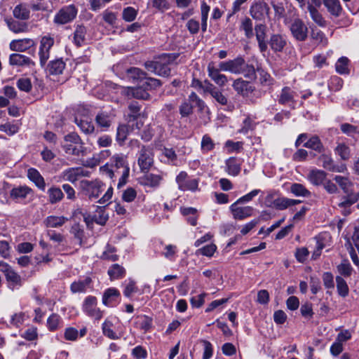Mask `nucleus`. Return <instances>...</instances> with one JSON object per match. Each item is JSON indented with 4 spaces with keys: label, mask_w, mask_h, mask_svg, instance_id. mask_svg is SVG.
Returning <instances> with one entry per match:
<instances>
[{
    "label": "nucleus",
    "mask_w": 359,
    "mask_h": 359,
    "mask_svg": "<svg viewBox=\"0 0 359 359\" xmlns=\"http://www.w3.org/2000/svg\"><path fill=\"white\" fill-rule=\"evenodd\" d=\"M100 170L111 179L119 176L118 188H120L127 182L130 168L126 157L121 155H115L111 158L110 165L106 164L102 166Z\"/></svg>",
    "instance_id": "1"
},
{
    "label": "nucleus",
    "mask_w": 359,
    "mask_h": 359,
    "mask_svg": "<svg viewBox=\"0 0 359 359\" xmlns=\"http://www.w3.org/2000/svg\"><path fill=\"white\" fill-rule=\"evenodd\" d=\"M104 184L98 180H82L80 182V187L83 194L90 200L96 199L103 191Z\"/></svg>",
    "instance_id": "2"
},
{
    "label": "nucleus",
    "mask_w": 359,
    "mask_h": 359,
    "mask_svg": "<svg viewBox=\"0 0 359 359\" xmlns=\"http://www.w3.org/2000/svg\"><path fill=\"white\" fill-rule=\"evenodd\" d=\"M78 10L73 4L61 8L54 16L53 22L58 25H62L72 22L76 17Z\"/></svg>",
    "instance_id": "3"
},
{
    "label": "nucleus",
    "mask_w": 359,
    "mask_h": 359,
    "mask_svg": "<svg viewBox=\"0 0 359 359\" xmlns=\"http://www.w3.org/2000/svg\"><path fill=\"white\" fill-rule=\"evenodd\" d=\"M318 163L325 170L334 172H344L347 170L346 164L336 165L331 155L323 152L318 158Z\"/></svg>",
    "instance_id": "4"
},
{
    "label": "nucleus",
    "mask_w": 359,
    "mask_h": 359,
    "mask_svg": "<svg viewBox=\"0 0 359 359\" xmlns=\"http://www.w3.org/2000/svg\"><path fill=\"white\" fill-rule=\"evenodd\" d=\"M54 44V39L50 36H43L40 41L39 60L41 67H44L50 57V50Z\"/></svg>",
    "instance_id": "5"
},
{
    "label": "nucleus",
    "mask_w": 359,
    "mask_h": 359,
    "mask_svg": "<svg viewBox=\"0 0 359 359\" xmlns=\"http://www.w3.org/2000/svg\"><path fill=\"white\" fill-rule=\"evenodd\" d=\"M97 298L93 296H88L83 304V311L95 320H100L102 317V311L97 307Z\"/></svg>",
    "instance_id": "6"
},
{
    "label": "nucleus",
    "mask_w": 359,
    "mask_h": 359,
    "mask_svg": "<svg viewBox=\"0 0 359 359\" xmlns=\"http://www.w3.org/2000/svg\"><path fill=\"white\" fill-rule=\"evenodd\" d=\"M292 36L297 41H304L308 36V27L302 20L295 19L290 25Z\"/></svg>",
    "instance_id": "7"
},
{
    "label": "nucleus",
    "mask_w": 359,
    "mask_h": 359,
    "mask_svg": "<svg viewBox=\"0 0 359 359\" xmlns=\"http://www.w3.org/2000/svg\"><path fill=\"white\" fill-rule=\"evenodd\" d=\"M154 162L152 150L150 147L142 145L138 157V165L143 172H147Z\"/></svg>",
    "instance_id": "8"
},
{
    "label": "nucleus",
    "mask_w": 359,
    "mask_h": 359,
    "mask_svg": "<svg viewBox=\"0 0 359 359\" xmlns=\"http://www.w3.org/2000/svg\"><path fill=\"white\" fill-rule=\"evenodd\" d=\"M177 57V55L165 54L161 56V60L157 61L156 74L161 76H169L170 69L168 64L173 62Z\"/></svg>",
    "instance_id": "9"
},
{
    "label": "nucleus",
    "mask_w": 359,
    "mask_h": 359,
    "mask_svg": "<svg viewBox=\"0 0 359 359\" xmlns=\"http://www.w3.org/2000/svg\"><path fill=\"white\" fill-rule=\"evenodd\" d=\"M242 66H244V58L243 57H237L233 60H229L226 62L219 63V69L231 73L240 74Z\"/></svg>",
    "instance_id": "10"
},
{
    "label": "nucleus",
    "mask_w": 359,
    "mask_h": 359,
    "mask_svg": "<svg viewBox=\"0 0 359 359\" xmlns=\"http://www.w3.org/2000/svg\"><path fill=\"white\" fill-rule=\"evenodd\" d=\"M269 7L266 3L264 1H259L253 4L251 6L250 13L251 16L257 20H261L268 15Z\"/></svg>",
    "instance_id": "11"
},
{
    "label": "nucleus",
    "mask_w": 359,
    "mask_h": 359,
    "mask_svg": "<svg viewBox=\"0 0 359 359\" xmlns=\"http://www.w3.org/2000/svg\"><path fill=\"white\" fill-rule=\"evenodd\" d=\"M267 27L264 24H258L255 27V32L258 46L260 52L265 53L268 49V42L266 41Z\"/></svg>",
    "instance_id": "12"
},
{
    "label": "nucleus",
    "mask_w": 359,
    "mask_h": 359,
    "mask_svg": "<svg viewBox=\"0 0 359 359\" xmlns=\"http://www.w3.org/2000/svg\"><path fill=\"white\" fill-rule=\"evenodd\" d=\"M236 201L230 206V210L235 219L243 220L252 215L253 208L251 206L238 207Z\"/></svg>",
    "instance_id": "13"
},
{
    "label": "nucleus",
    "mask_w": 359,
    "mask_h": 359,
    "mask_svg": "<svg viewBox=\"0 0 359 359\" xmlns=\"http://www.w3.org/2000/svg\"><path fill=\"white\" fill-rule=\"evenodd\" d=\"M232 86L238 94L243 97L248 96L255 90V88L249 81H244L241 78L236 79Z\"/></svg>",
    "instance_id": "14"
},
{
    "label": "nucleus",
    "mask_w": 359,
    "mask_h": 359,
    "mask_svg": "<svg viewBox=\"0 0 359 359\" xmlns=\"http://www.w3.org/2000/svg\"><path fill=\"white\" fill-rule=\"evenodd\" d=\"M114 116L106 111H100L95 116V121L97 126L103 131H107L110 128L114 121Z\"/></svg>",
    "instance_id": "15"
},
{
    "label": "nucleus",
    "mask_w": 359,
    "mask_h": 359,
    "mask_svg": "<svg viewBox=\"0 0 359 359\" xmlns=\"http://www.w3.org/2000/svg\"><path fill=\"white\" fill-rule=\"evenodd\" d=\"M296 93L290 87H284L282 88L280 95H278V103L282 105L292 106L295 104L294 96Z\"/></svg>",
    "instance_id": "16"
},
{
    "label": "nucleus",
    "mask_w": 359,
    "mask_h": 359,
    "mask_svg": "<svg viewBox=\"0 0 359 359\" xmlns=\"http://www.w3.org/2000/svg\"><path fill=\"white\" fill-rule=\"evenodd\" d=\"M9 64L18 67H31L35 65L31 58L19 53H13L10 55Z\"/></svg>",
    "instance_id": "17"
},
{
    "label": "nucleus",
    "mask_w": 359,
    "mask_h": 359,
    "mask_svg": "<svg viewBox=\"0 0 359 359\" xmlns=\"http://www.w3.org/2000/svg\"><path fill=\"white\" fill-rule=\"evenodd\" d=\"M34 41L32 39H15L10 43V48L13 51L23 52L34 46Z\"/></svg>",
    "instance_id": "18"
},
{
    "label": "nucleus",
    "mask_w": 359,
    "mask_h": 359,
    "mask_svg": "<svg viewBox=\"0 0 359 359\" xmlns=\"http://www.w3.org/2000/svg\"><path fill=\"white\" fill-rule=\"evenodd\" d=\"M75 123L81 130L86 134L92 133L95 130V126L91 121V118L86 115L80 116L79 114H77L75 116Z\"/></svg>",
    "instance_id": "19"
},
{
    "label": "nucleus",
    "mask_w": 359,
    "mask_h": 359,
    "mask_svg": "<svg viewBox=\"0 0 359 359\" xmlns=\"http://www.w3.org/2000/svg\"><path fill=\"white\" fill-rule=\"evenodd\" d=\"M268 43L274 52H281L286 46L287 41L284 36L273 34L271 36Z\"/></svg>",
    "instance_id": "20"
},
{
    "label": "nucleus",
    "mask_w": 359,
    "mask_h": 359,
    "mask_svg": "<svg viewBox=\"0 0 359 359\" xmlns=\"http://www.w3.org/2000/svg\"><path fill=\"white\" fill-rule=\"evenodd\" d=\"M27 177L41 191H45L46 182L43 176L35 168H31L27 170Z\"/></svg>",
    "instance_id": "21"
},
{
    "label": "nucleus",
    "mask_w": 359,
    "mask_h": 359,
    "mask_svg": "<svg viewBox=\"0 0 359 359\" xmlns=\"http://www.w3.org/2000/svg\"><path fill=\"white\" fill-rule=\"evenodd\" d=\"M134 126L120 124L116 129V140L119 145H123L128 135L133 130Z\"/></svg>",
    "instance_id": "22"
},
{
    "label": "nucleus",
    "mask_w": 359,
    "mask_h": 359,
    "mask_svg": "<svg viewBox=\"0 0 359 359\" xmlns=\"http://www.w3.org/2000/svg\"><path fill=\"white\" fill-rule=\"evenodd\" d=\"M209 76L219 86H224L227 82V77L219 73V69L215 68L210 64L208 67Z\"/></svg>",
    "instance_id": "23"
},
{
    "label": "nucleus",
    "mask_w": 359,
    "mask_h": 359,
    "mask_svg": "<svg viewBox=\"0 0 359 359\" xmlns=\"http://www.w3.org/2000/svg\"><path fill=\"white\" fill-rule=\"evenodd\" d=\"M65 62L62 59L50 61L47 66V71L51 75L62 74L65 69Z\"/></svg>",
    "instance_id": "24"
},
{
    "label": "nucleus",
    "mask_w": 359,
    "mask_h": 359,
    "mask_svg": "<svg viewBox=\"0 0 359 359\" xmlns=\"http://www.w3.org/2000/svg\"><path fill=\"white\" fill-rule=\"evenodd\" d=\"M120 297L119 291L114 287L107 289L102 296V304L109 306Z\"/></svg>",
    "instance_id": "25"
},
{
    "label": "nucleus",
    "mask_w": 359,
    "mask_h": 359,
    "mask_svg": "<svg viewBox=\"0 0 359 359\" xmlns=\"http://www.w3.org/2000/svg\"><path fill=\"white\" fill-rule=\"evenodd\" d=\"M327 173L322 170H312L309 175V181L316 186H319L324 184L326 180Z\"/></svg>",
    "instance_id": "26"
},
{
    "label": "nucleus",
    "mask_w": 359,
    "mask_h": 359,
    "mask_svg": "<svg viewBox=\"0 0 359 359\" xmlns=\"http://www.w3.org/2000/svg\"><path fill=\"white\" fill-rule=\"evenodd\" d=\"M92 283L90 277H86L83 280L74 281L71 284L70 290L73 293L85 292Z\"/></svg>",
    "instance_id": "27"
},
{
    "label": "nucleus",
    "mask_w": 359,
    "mask_h": 359,
    "mask_svg": "<svg viewBox=\"0 0 359 359\" xmlns=\"http://www.w3.org/2000/svg\"><path fill=\"white\" fill-rule=\"evenodd\" d=\"M13 15L15 18L19 20H28L30 15L29 6L25 4L17 5L13 11Z\"/></svg>",
    "instance_id": "28"
},
{
    "label": "nucleus",
    "mask_w": 359,
    "mask_h": 359,
    "mask_svg": "<svg viewBox=\"0 0 359 359\" xmlns=\"http://www.w3.org/2000/svg\"><path fill=\"white\" fill-rule=\"evenodd\" d=\"M304 147L315 150L318 153H323L325 151V149L323 146L321 140L319 137L317 135H313L304 144Z\"/></svg>",
    "instance_id": "29"
},
{
    "label": "nucleus",
    "mask_w": 359,
    "mask_h": 359,
    "mask_svg": "<svg viewBox=\"0 0 359 359\" xmlns=\"http://www.w3.org/2000/svg\"><path fill=\"white\" fill-rule=\"evenodd\" d=\"M152 318L145 316H140L135 318V327L144 332L149 331L152 327Z\"/></svg>",
    "instance_id": "30"
},
{
    "label": "nucleus",
    "mask_w": 359,
    "mask_h": 359,
    "mask_svg": "<svg viewBox=\"0 0 359 359\" xmlns=\"http://www.w3.org/2000/svg\"><path fill=\"white\" fill-rule=\"evenodd\" d=\"M323 1L331 15L335 17H339L341 15L342 8L339 0H323Z\"/></svg>",
    "instance_id": "31"
},
{
    "label": "nucleus",
    "mask_w": 359,
    "mask_h": 359,
    "mask_svg": "<svg viewBox=\"0 0 359 359\" xmlns=\"http://www.w3.org/2000/svg\"><path fill=\"white\" fill-rule=\"evenodd\" d=\"M128 95L141 100H149L150 97L147 90L143 86V84L136 88H130L128 90Z\"/></svg>",
    "instance_id": "32"
},
{
    "label": "nucleus",
    "mask_w": 359,
    "mask_h": 359,
    "mask_svg": "<svg viewBox=\"0 0 359 359\" xmlns=\"http://www.w3.org/2000/svg\"><path fill=\"white\" fill-rule=\"evenodd\" d=\"M86 28L83 25H77L74 32V43L77 47H80L85 43Z\"/></svg>",
    "instance_id": "33"
},
{
    "label": "nucleus",
    "mask_w": 359,
    "mask_h": 359,
    "mask_svg": "<svg viewBox=\"0 0 359 359\" xmlns=\"http://www.w3.org/2000/svg\"><path fill=\"white\" fill-rule=\"evenodd\" d=\"M47 194L48 195V201L50 204L57 203L64 198V194L62 190L59 187L55 186L48 189Z\"/></svg>",
    "instance_id": "34"
},
{
    "label": "nucleus",
    "mask_w": 359,
    "mask_h": 359,
    "mask_svg": "<svg viewBox=\"0 0 359 359\" xmlns=\"http://www.w3.org/2000/svg\"><path fill=\"white\" fill-rule=\"evenodd\" d=\"M162 180L159 175H154L153 173H147L142 178V184L144 186L150 187H157Z\"/></svg>",
    "instance_id": "35"
},
{
    "label": "nucleus",
    "mask_w": 359,
    "mask_h": 359,
    "mask_svg": "<svg viewBox=\"0 0 359 359\" xmlns=\"http://www.w3.org/2000/svg\"><path fill=\"white\" fill-rule=\"evenodd\" d=\"M62 147L65 153L68 155L79 156L83 153V144L65 143Z\"/></svg>",
    "instance_id": "36"
},
{
    "label": "nucleus",
    "mask_w": 359,
    "mask_h": 359,
    "mask_svg": "<svg viewBox=\"0 0 359 359\" xmlns=\"http://www.w3.org/2000/svg\"><path fill=\"white\" fill-rule=\"evenodd\" d=\"M335 279L338 294L341 297H346L349 294L346 281L341 276H337Z\"/></svg>",
    "instance_id": "37"
},
{
    "label": "nucleus",
    "mask_w": 359,
    "mask_h": 359,
    "mask_svg": "<svg viewBox=\"0 0 359 359\" xmlns=\"http://www.w3.org/2000/svg\"><path fill=\"white\" fill-rule=\"evenodd\" d=\"M93 216L95 222L101 226L105 225L109 219V215L104 207H97Z\"/></svg>",
    "instance_id": "38"
},
{
    "label": "nucleus",
    "mask_w": 359,
    "mask_h": 359,
    "mask_svg": "<svg viewBox=\"0 0 359 359\" xmlns=\"http://www.w3.org/2000/svg\"><path fill=\"white\" fill-rule=\"evenodd\" d=\"M147 74L137 67H131L126 71V76L129 79L133 81H142L146 79Z\"/></svg>",
    "instance_id": "39"
},
{
    "label": "nucleus",
    "mask_w": 359,
    "mask_h": 359,
    "mask_svg": "<svg viewBox=\"0 0 359 359\" xmlns=\"http://www.w3.org/2000/svg\"><path fill=\"white\" fill-rule=\"evenodd\" d=\"M7 25L9 29L14 33H22L28 31V25L25 22L12 20L7 21Z\"/></svg>",
    "instance_id": "40"
},
{
    "label": "nucleus",
    "mask_w": 359,
    "mask_h": 359,
    "mask_svg": "<svg viewBox=\"0 0 359 359\" xmlns=\"http://www.w3.org/2000/svg\"><path fill=\"white\" fill-rule=\"evenodd\" d=\"M307 9L310 13L311 18L320 27L326 26V21L322 15L319 13L317 8H315L312 6H307Z\"/></svg>",
    "instance_id": "41"
},
{
    "label": "nucleus",
    "mask_w": 359,
    "mask_h": 359,
    "mask_svg": "<svg viewBox=\"0 0 359 359\" xmlns=\"http://www.w3.org/2000/svg\"><path fill=\"white\" fill-rule=\"evenodd\" d=\"M126 273L124 268L118 264H113L108 270L111 280L122 278Z\"/></svg>",
    "instance_id": "42"
},
{
    "label": "nucleus",
    "mask_w": 359,
    "mask_h": 359,
    "mask_svg": "<svg viewBox=\"0 0 359 359\" xmlns=\"http://www.w3.org/2000/svg\"><path fill=\"white\" fill-rule=\"evenodd\" d=\"M6 279L11 284L13 289L16 286H22L23 283L22 277L13 269L8 271V273L6 276Z\"/></svg>",
    "instance_id": "43"
},
{
    "label": "nucleus",
    "mask_w": 359,
    "mask_h": 359,
    "mask_svg": "<svg viewBox=\"0 0 359 359\" xmlns=\"http://www.w3.org/2000/svg\"><path fill=\"white\" fill-rule=\"evenodd\" d=\"M67 221V218L63 216H49L45 219V224L48 227L57 228L62 226Z\"/></svg>",
    "instance_id": "44"
},
{
    "label": "nucleus",
    "mask_w": 359,
    "mask_h": 359,
    "mask_svg": "<svg viewBox=\"0 0 359 359\" xmlns=\"http://www.w3.org/2000/svg\"><path fill=\"white\" fill-rule=\"evenodd\" d=\"M311 38L317 46H324L327 43V39L324 33L318 29L311 28Z\"/></svg>",
    "instance_id": "45"
},
{
    "label": "nucleus",
    "mask_w": 359,
    "mask_h": 359,
    "mask_svg": "<svg viewBox=\"0 0 359 359\" xmlns=\"http://www.w3.org/2000/svg\"><path fill=\"white\" fill-rule=\"evenodd\" d=\"M334 180L338 184L340 188L345 194H348L351 191L353 183L347 177L336 175Z\"/></svg>",
    "instance_id": "46"
},
{
    "label": "nucleus",
    "mask_w": 359,
    "mask_h": 359,
    "mask_svg": "<svg viewBox=\"0 0 359 359\" xmlns=\"http://www.w3.org/2000/svg\"><path fill=\"white\" fill-rule=\"evenodd\" d=\"M337 269L340 276L345 278L350 277L353 271V267L347 259L343 260L341 263L337 266Z\"/></svg>",
    "instance_id": "47"
},
{
    "label": "nucleus",
    "mask_w": 359,
    "mask_h": 359,
    "mask_svg": "<svg viewBox=\"0 0 359 359\" xmlns=\"http://www.w3.org/2000/svg\"><path fill=\"white\" fill-rule=\"evenodd\" d=\"M334 151L343 161H347L351 158V149L349 147L344 143L338 144Z\"/></svg>",
    "instance_id": "48"
},
{
    "label": "nucleus",
    "mask_w": 359,
    "mask_h": 359,
    "mask_svg": "<svg viewBox=\"0 0 359 359\" xmlns=\"http://www.w3.org/2000/svg\"><path fill=\"white\" fill-rule=\"evenodd\" d=\"M290 191L296 196L308 197L311 196V192L302 184H292L290 187Z\"/></svg>",
    "instance_id": "49"
},
{
    "label": "nucleus",
    "mask_w": 359,
    "mask_h": 359,
    "mask_svg": "<svg viewBox=\"0 0 359 359\" xmlns=\"http://www.w3.org/2000/svg\"><path fill=\"white\" fill-rule=\"evenodd\" d=\"M113 324L110 321L105 320L102 326L104 335L111 339H118L120 337L112 330Z\"/></svg>",
    "instance_id": "50"
},
{
    "label": "nucleus",
    "mask_w": 359,
    "mask_h": 359,
    "mask_svg": "<svg viewBox=\"0 0 359 359\" xmlns=\"http://www.w3.org/2000/svg\"><path fill=\"white\" fill-rule=\"evenodd\" d=\"M78 173L77 168H71L64 170L62 173V177L65 180L74 183L79 179Z\"/></svg>",
    "instance_id": "51"
},
{
    "label": "nucleus",
    "mask_w": 359,
    "mask_h": 359,
    "mask_svg": "<svg viewBox=\"0 0 359 359\" xmlns=\"http://www.w3.org/2000/svg\"><path fill=\"white\" fill-rule=\"evenodd\" d=\"M32 189L27 187H20L11 190V196L13 198H25Z\"/></svg>",
    "instance_id": "52"
},
{
    "label": "nucleus",
    "mask_w": 359,
    "mask_h": 359,
    "mask_svg": "<svg viewBox=\"0 0 359 359\" xmlns=\"http://www.w3.org/2000/svg\"><path fill=\"white\" fill-rule=\"evenodd\" d=\"M348 59L346 57H340L335 65L336 71L341 74H348L349 69L348 67Z\"/></svg>",
    "instance_id": "53"
},
{
    "label": "nucleus",
    "mask_w": 359,
    "mask_h": 359,
    "mask_svg": "<svg viewBox=\"0 0 359 359\" xmlns=\"http://www.w3.org/2000/svg\"><path fill=\"white\" fill-rule=\"evenodd\" d=\"M189 102H191L194 107L198 108L199 111H203L206 107L205 103L202 100L196 93L192 92L188 97Z\"/></svg>",
    "instance_id": "54"
},
{
    "label": "nucleus",
    "mask_w": 359,
    "mask_h": 359,
    "mask_svg": "<svg viewBox=\"0 0 359 359\" xmlns=\"http://www.w3.org/2000/svg\"><path fill=\"white\" fill-rule=\"evenodd\" d=\"M241 29L244 31L247 38L250 39L254 36L252 22L249 18L242 21Z\"/></svg>",
    "instance_id": "55"
},
{
    "label": "nucleus",
    "mask_w": 359,
    "mask_h": 359,
    "mask_svg": "<svg viewBox=\"0 0 359 359\" xmlns=\"http://www.w3.org/2000/svg\"><path fill=\"white\" fill-rule=\"evenodd\" d=\"M226 167L228 172L233 176L237 175L241 171L240 165L233 158H230L226 161Z\"/></svg>",
    "instance_id": "56"
},
{
    "label": "nucleus",
    "mask_w": 359,
    "mask_h": 359,
    "mask_svg": "<svg viewBox=\"0 0 359 359\" xmlns=\"http://www.w3.org/2000/svg\"><path fill=\"white\" fill-rule=\"evenodd\" d=\"M290 198L285 197H280L273 200L269 206H273L278 210H282L287 208L288 207H290Z\"/></svg>",
    "instance_id": "57"
},
{
    "label": "nucleus",
    "mask_w": 359,
    "mask_h": 359,
    "mask_svg": "<svg viewBox=\"0 0 359 359\" xmlns=\"http://www.w3.org/2000/svg\"><path fill=\"white\" fill-rule=\"evenodd\" d=\"M240 74H243L245 77L250 79H255L256 78V72L254 66L247 64L245 60L244 66H242Z\"/></svg>",
    "instance_id": "58"
},
{
    "label": "nucleus",
    "mask_w": 359,
    "mask_h": 359,
    "mask_svg": "<svg viewBox=\"0 0 359 359\" xmlns=\"http://www.w3.org/2000/svg\"><path fill=\"white\" fill-rule=\"evenodd\" d=\"M193 108L194 105L187 99L180 106V114L182 117H187L193 113Z\"/></svg>",
    "instance_id": "59"
},
{
    "label": "nucleus",
    "mask_w": 359,
    "mask_h": 359,
    "mask_svg": "<svg viewBox=\"0 0 359 359\" xmlns=\"http://www.w3.org/2000/svg\"><path fill=\"white\" fill-rule=\"evenodd\" d=\"M198 180L191 179L187 180L182 185L180 186V189L182 191H195L198 189Z\"/></svg>",
    "instance_id": "60"
},
{
    "label": "nucleus",
    "mask_w": 359,
    "mask_h": 359,
    "mask_svg": "<svg viewBox=\"0 0 359 359\" xmlns=\"http://www.w3.org/2000/svg\"><path fill=\"white\" fill-rule=\"evenodd\" d=\"M144 79L145 81L142 83V84L147 90L156 89L160 87L162 84L161 81L157 79L146 76V79Z\"/></svg>",
    "instance_id": "61"
},
{
    "label": "nucleus",
    "mask_w": 359,
    "mask_h": 359,
    "mask_svg": "<svg viewBox=\"0 0 359 359\" xmlns=\"http://www.w3.org/2000/svg\"><path fill=\"white\" fill-rule=\"evenodd\" d=\"M341 130L343 133L348 135L353 136L355 134L359 133V129L357 126H353L350 123H342L340 126Z\"/></svg>",
    "instance_id": "62"
},
{
    "label": "nucleus",
    "mask_w": 359,
    "mask_h": 359,
    "mask_svg": "<svg viewBox=\"0 0 359 359\" xmlns=\"http://www.w3.org/2000/svg\"><path fill=\"white\" fill-rule=\"evenodd\" d=\"M137 14V11L134 8L129 6L123 9L122 17L125 21L132 22L135 19Z\"/></svg>",
    "instance_id": "63"
},
{
    "label": "nucleus",
    "mask_w": 359,
    "mask_h": 359,
    "mask_svg": "<svg viewBox=\"0 0 359 359\" xmlns=\"http://www.w3.org/2000/svg\"><path fill=\"white\" fill-rule=\"evenodd\" d=\"M256 123L250 118L247 117L243 122V126L239 130L241 133L248 134L249 131L253 130Z\"/></svg>",
    "instance_id": "64"
}]
</instances>
